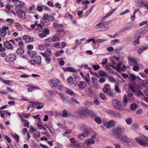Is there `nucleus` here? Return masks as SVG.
Listing matches in <instances>:
<instances>
[{
    "label": "nucleus",
    "mask_w": 148,
    "mask_h": 148,
    "mask_svg": "<svg viewBox=\"0 0 148 148\" xmlns=\"http://www.w3.org/2000/svg\"><path fill=\"white\" fill-rule=\"evenodd\" d=\"M78 128L84 131L83 133L78 135V137L80 139L82 140L90 134L91 132H94V130L90 127L83 124H80L78 126Z\"/></svg>",
    "instance_id": "f257e3e1"
},
{
    "label": "nucleus",
    "mask_w": 148,
    "mask_h": 148,
    "mask_svg": "<svg viewBox=\"0 0 148 148\" xmlns=\"http://www.w3.org/2000/svg\"><path fill=\"white\" fill-rule=\"evenodd\" d=\"M138 136L135 138L136 141L140 145L148 147V138L140 133L138 134Z\"/></svg>",
    "instance_id": "f03ea898"
},
{
    "label": "nucleus",
    "mask_w": 148,
    "mask_h": 148,
    "mask_svg": "<svg viewBox=\"0 0 148 148\" xmlns=\"http://www.w3.org/2000/svg\"><path fill=\"white\" fill-rule=\"evenodd\" d=\"M112 23L111 21H105L104 20H102L97 24L96 26H99L98 28V29H104L105 30H107L109 29V26L108 25V24H111Z\"/></svg>",
    "instance_id": "7ed1b4c3"
},
{
    "label": "nucleus",
    "mask_w": 148,
    "mask_h": 148,
    "mask_svg": "<svg viewBox=\"0 0 148 148\" xmlns=\"http://www.w3.org/2000/svg\"><path fill=\"white\" fill-rule=\"evenodd\" d=\"M125 128L122 126L116 125L113 129L112 133L115 136L116 138L121 134V133L124 132Z\"/></svg>",
    "instance_id": "20e7f679"
},
{
    "label": "nucleus",
    "mask_w": 148,
    "mask_h": 148,
    "mask_svg": "<svg viewBox=\"0 0 148 148\" xmlns=\"http://www.w3.org/2000/svg\"><path fill=\"white\" fill-rule=\"evenodd\" d=\"M129 88L132 92H135V94H136L138 96L143 99H145V95L140 90L136 91V87L130 86Z\"/></svg>",
    "instance_id": "39448f33"
},
{
    "label": "nucleus",
    "mask_w": 148,
    "mask_h": 148,
    "mask_svg": "<svg viewBox=\"0 0 148 148\" xmlns=\"http://www.w3.org/2000/svg\"><path fill=\"white\" fill-rule=\"evenodd\" d=\"M49 82L51 87L56 88L58 86V85L60 83V81L58 79L52 78L50 79Z\"/></svg>",
    "instance_id": "423d86ee"
},
{
    "label": "nucleus",
    "mask_w": 148,
    "mask_h": 148,
    "mask_svg": "<svg viewBox=\"0 0 148 148\" xmlns=\"http://www.w3.org/2000/svg\"><path fill=\"white\" fill-rule=\"evenodd\" d=\"M120 141L126 143H129L131 142V140L127 137L125 134H121L116 137Z\"/></svg>",
    "instance_id": "0eeeda50"
},
{
    "label": "nucleus",
    "mask_w": 148,
    "mask_h": 148,
    "mask_svg": "<svg viewBox=\"0 0 148 148\" xmlns=\"http://www.w3.org/2000/svg\"><path fill=\"white\" fill-rule=\"evenodd\" d=\"M16 58V57L15 55L10 54L6 56L5 60L7 62H13Z\"/></svg>",
    "instance_id": "6e6552de"
},
{
    "label": "nucleus",
    "mask_w": 148,
    "mask_h": 148,
    "mask_svg": "<svg viewBox=\"0 0 148 148\" xmlns=\"http://www.w3.org/2000/svg\"><path fill=\"white\" fill-rule=\"evenodd\" d=\"M41 54L44 58L45 62L48 64H49L51 60L49 55L46 53L43 52L41 53Z\"/></svg>",
    "instance_id": "1a4fd4ad"
},
{
    "label": "nucleus",
    "mask_w": 148,
    "mask_h": 148,
    "mask_svg": "<svg viewBox=\"0 0 148 148\" xmlns=\"http://www.w3.org/2000/svg\"><path fill=\"white\" fill-rule=\"evenodd\" d=\"M16 13L20 18L23 20L25 19V14L24 11H21L20 10H17L16 11Z\"/></svg>",
    "instance_id": "9d476101"
},
{
    "label": "nucleus",
    "mask_w": 148,
    "mask_h": 148,
    "mask_svg": "<svg viewBox=\"0 0 148 148\" xmlns=\"http://www.w3.org/2000/svg\"><path fill=\"white\" fill-rule=\"evenodd\" d=\"M23 40L26 42H32L34 38L33 37L28 35H24L22 37Z\"/></svg>",
    "instance_id": "9b49d317"
},
{
    "label": "nucleus",
    "mask_w": 148,
    "mask_h": 148,
    "mask_svg": "<svg viewBox=\"0 0 148 148\" xmlns=\"http://www.w3.org/2000/svg\"><path fill=\"white\" fill-rule=\"evenodd\" d=\"M59 95L62 101L64 103H67L68 102V97L61 93H59Z\"/></svg>",
    "instance_id": "f8f14e48"
},
{
    "label": "nucleus",
    "mask_w": 148,
    "mask_h": 148,
    "mask_svg": "<svg viewBox=\"0 0 148 148\" xmlns=\"http://www.w3.org/2000/svg\"><path fill=\"white\" fill-rule=\"evenodd\" d=\"M91 79L94 87L96 89H98V86L97 79L95 77H92L91 78Z\"/></svg>",
    "instance_id": "ddd939ff"
},
{
    "label": "nucleus",
    "mask_w": 148,
    "mask_h": 148,
    "mask_svg": "<svg viewBox=\"0 0 148 148\" xmlns=\"http://www.w3.org/2000/svg\"><path fill=\"white\" fill-rule=\"evenodd\" d=\"M5 48L8 49L12 50L13 47L12 45L8 41H6L3 42Z\"/></svg>",
    "instance_id": "4468645a"
},
{
    "label": "nucleus",
    "mask_w": 148,
    "mask_h": 148,
    "mask_svg": "<svg viewBox=\"0 0 148 148\" xmlns=\"http://www.w3.org/2000/svg\"><path fill=\"white\" fill-rule=\"evenodd\" d=\"M121 102L117 99H114L112 101V103L113 107L116 109L118 105Z\"/></svg>",
    "instance_id": "2eb2a0df"
},
{
    "label": "nucleus",
    "mask_w": 148,
    "mask_h": 148,
    "mask_svg": "<svg viewBox=\"0 0 148 148\" xmlns=\"http://www.w3.org/2000/svg\"><path fill=\"white\" fill-rule=\"evenodd\" d=\"M114 125V120H111L107 124L105 125L104 126L107 129L112 128Z\"/></svg>",
    "instance_id": "dca6fc26"
},
{
    "label": "nucleus",
    "mask_w": 148,
    "mask_h": 148,
    "mask_svg": "<svg viewBox=\"0 0 148 148\" xmlns=\"http://www.w3.org/2000/svg\"><path fill=\"white\" fill-rule=\"evenodd\" d=\"M129 63L130 65L134 66L137 64L136 60L133 58H128Z\"/></svg>",
    "instance_id": "f3484780"
},
{
    "label": "nucleus",
    "mask_w": 148,
    "mask_h": 148,
    "mask_svg": "<svg viewBox=\"0 0 148 148\" xmlns=\"http://www.w3.org/2000/svg\"><path fill=\"white\" fill-rule=\"evenodd\" d=\"M49 16V15L47 14H44L43 17L42 21H40L41 23L46 25H48V23L45 22V20H48Z\"/></svg>",
    "instance_id": "a211bd4d"
},
{
    "label": "nucleus",
    "mask_w": 148,
    "mask_h": 148,
    "mask_svg": "<svg viewBox=\"0 0 148 148\" xmlns=\"http://www.w3.org/2000/svg\"><path fill=\"white\" fill-rule=\"evenodd\" d=\"M111 115L115 118H121L122 117L121 114L118 112L113 110Z\"/></svg>",
    "instance_id": "6ab92c4d"
},
{
    "label": "nucleus",
    "mask_w": 148,
    "mask_h": 148,
    "mask_svg": "<svg viewBox=\"0 0 148 148\" xmlns=\"http://www.w3.org/2000/svg\"><path fill=\"white\" fill-rule=\"evenodd\" d=\"M48 94H50L51 95H55V92L52 91H48L46 94L45 98L49 101H51L52 100V99L50 97H48L47 96V95Z\"/></svg>",
    "instance_id": "aec40b11"
},
{
    "label": "nucleus",
    "mask_w": 148,
    "mask_h": 148,
    "mask_svg": "<svg viewBox=\"0 0 148 148\" xmlns=\"http://www.w3.org/2000/svg\"><path fill=\"white\" fill-rule=\"evenodd\" d=\"M148 31V27L147 26H145L140 29L139 31V32L140 34H144L146 33Z\"/></svg>",
    "instance_id": "412c9836"
},
{
    "label": "nucleus",
    "mask_w": 148,
    "mask_h": 148,
    "mask_svg": "<svg viewBox=\"0 0 148 148\" xmlns=\"http://www.w3.org/2000/svg\"><path fill=\"white\" fill-rule=\"evenodd\" d=\"M35 106H36V109H41L44 106L43 103L37 101H35Z\"/></svg>",
    "instance_id": "4be33fe9"
},
{
    "label": "nucleus",
    "mask_w": 148,
    "mask_h": 148,
    "mask_svg": "<svg viewBox=\"0 0 148 148\" xmlns=\"http://www.w3.org/2000/svg\"><path fill=\"white\" fill-rule=\"evenodd\" d=\"M35 63L39 65H40L41 63V59L40 56H36L34 59Z\"/></svg>",
    "instance_id": "5701e85b"
},
{
    "label": "nucleus",
    "mask_w": 148,
    "mask_h": 148,
    "mask_svg": "<svg viewBox=\"0 0 148 148\" xmlns=\"http://www.w3.org/2000/svg\"><path fill=\"white\" fill-rule=\"evenodd\" d=\"M12 1L14 2L15 5L17 7L21 5H24L25 4L23 2L18 0H12Z\"/></svg>",
    "instance_id": "b1692460"
},
{
    "label": "nucleus",
    "mask_w": 148,
    "mask_h": 148,
    "mask_svg": "<svg viewBox=\"0 0 148 148\" xmlns=\"http://www.w3.org/2000/svg\"><path fill=\"white\" fill-rule=\"evenodd\" d=\"M57 34L60 36H63L65 34L64 31L61 29H58L57 31Z\"/></svg>",
    "instance_id": "393cba45"
},
{
    "label": "nucleus",
    "mask_w": 148,
    "mask_h": 148,
    "mask_svg": "<svg viewBox=\"0 0 148 148\" xmlns=\"http://www.w3.org/2000/svg\"><path fill=\"white\" fill-rule=\"evenodd\" d=\"M85 85L84 82H80L78 85V86L80 90H82L85 88Z\"/></svg>",
    "instance_id": "a878e982"
},
{
    "label": "nucleus",
    "mask_w": 148,
    "mask_h": 148,
    "mask_svg": "<svg viewBox=\"0 0 148 148\" xmlns=\"http://www.w3.org/2000/svg\"><path fill=\"white\" fill-rule=\"evenodd\" d=\"M122 63V62H121L119 61L118 64L116 66V70L119 72H120L121 70L124 71V69H121V67Z\"/></svg>",
    "instance_id": "bb28decb"
},
{
    "label": "nucleus",
    "mask_w": 148,
    "mask_h": 148,
    "mask_svg": "<svg viewBox=\"0 0 148 148\" xmlns=\"http://www.w3.org/2000/svg\"><path fill=\"white\" fill-rule=\"evenodd\" d=\"M14 25L16 28L19 31H21L23 29V27L19 23H14Z\"/></svg>",
    "instance_id": "cd10ccee"
},
{
    "label": "nucleus",
    "mask_w": 148,
    "mask_h": 148,
    "mask_svg": "<svg viewBox=\"0 0 148 148\" xmlns=\"http://www.w3.org/2000/svg\"><path fill=\"white\" fill-rule=\"evenodd\" d=\"M95 143V140L89 138L88 140H85L84 141V143L87 145L88 144H93Z\"/></svg>",
    "instance_id": "c85d7f7f"
},
{
    "label": "nucleus",
    "mask_w": 148,
    "mask_h": 148,
    "mask_svg": "<svg viewBox=\"0 0 148 148\" xmlns=\"http://www.w3.org/2000/svg\"><path fill=\"white\" fill-rule=\"evenodd\" d=\"M119 84L118 82H117L114 86V90L115 91L118 93H120L121 91L120 89L119 88Z\"/></svg>",
    "instance_id": "c756f323"
},
{
    "label": "nucleus",
    "mask_w": 148,
    "mask_h": 148,
    "mask_svg": "<svg viewBox=\"0 0 148 148\" xmlns=\"http://www.w3.org/2000/svg\"><path fill=\"white\" fill-rule=\"evenodd\" d=\"M77 114L80 116L86 115V110H81L78 111Z\"/></svg>",
    "instance_id": "7c9ffc66"
},
{
    "label": "nucleus",
    "mask_w": 148,
    "mask_h": 148,
    "mask_svg": "<svg viewBox=\"0 0 148 148\" xmlns=\"http://www.w3.org/2000/svg\"><path fill=\"white\" fill-rule=\"evenodd\" d=\"M35 10H36V8L33 5L29 8L28 12L30 13H35L34 12Z\"/></svg>",
    "instance_id": "2f4dec72"
},
{
    "label": "nucleus",
    "mask_w": 148,
    "mask_h": 148,
    "mask_svg": "<svg viewBox=\"0 0 148 148\" xmlns=\"http://www.w3.org/2000/svg\"><path fill=\"white\" fill-rule=\"evenodd\" d=\"M84 105L87 108H88L91 106L92 105V103L90 101H86L84 103Z\"/></svg>",
    "instance_id": "473e14b6"
},
{
    "label": "nucleus",
    "mask_w": 148,
    "mask_h": 148,
    "mask_svg": "<svg viewBox=\"0 0 148 148\" xmlns=\"http://www.w3.org/2000/svg\"><path fill=\"white\" fill-rule=\"evenodd\" d=\"M65 92L69 95L71 96H72L74 95L75 93L73 92V91L71 90L68 88H66L65 90Z\"/></svg>",
    "instance_id": "72a5a7b5"
},
{
    "label": "nucleus",
    "mask_w": 148,
    "mask_h": 148,
    "mask_svg": "<svg viewBox=\"0 0 148 148\" xmlns=\"http://www.w3.org/2000/svg\"><path fill=\"white\" fill-rule=\"evenodd\" d=\"M86 115L87 114L90 115L91 116L94 117L95 116V112L90 110H86Z\"/></svg>",
    "instance_id": "f704fd0d"
},
{
    "label": "nucleus",
    "mask_w": 148,
    "mask_h": 148,
    "mask_svg": "<svg viewBox=\"0 0 148 148\" xmlns=\"http://www.w3.org/2000/svg\"><path fill=\"white\" fill-rule=\"evenodd\" d=\"M130 80L132 82H134L136 79V75H134V74H130Z\"/></svg>",
    "instance_id": "c9c22d12"
},
{
    "label": "nucleus",
    "mask_w": 148,
    "mask_h": 148,
    "mask_svg": "<svg viewBox=\"0 0 148 148\" xmlns=\"http://www.w3.org/2000/svg\"><path fill=\"white\" fill-rule=\"evenodd\" d=\"M124 106V104L123 105L122 103L120 102L116 109L119 111H122L123 110Z\"/></svg>",
    "instance_id": "e433bc0d"
},
{
    "label": "nucleus",
    "mask_w": 148,
    "mask_h": 148,
    "mask_svg": "<svg viewBox=\"0 0 148 148\" xmlns=\"http://www.w3.org/2000/svg\"><path fill=\"white\" fill-rule=\"evenodd\" d=\"M24 52V50L21 47L18 48L16 50V53L18 54H22Z\"/></svg>",
    "instance_id": "4c0bfd02"
},
{
    "label": "nucleus",
    "mask_w": 148,
    "mask_h": 148,
    "mask_svg": "<svg viewBox=\"0 0 148 148\" xmlns=\"http://www.w3.org/2000/svg\"><path fill=\"white\" fill-rule=\"evenodd\" d=\"M81 144L79 143H73V144H71L70 146L74 148H76L77 147L80 148L81 147Z\"/></svg>",
    "instance_id": "58836bf2"
},
{
    "label": "nucleus",
    "mask_w": 148,
    "mask_h": 148,
    "mask_svg": "<svg viewBox=\"0 0 148 148\" xmlns=\"http://www.w3.org/2000/svg\"><path fill=\"white\" fill-rule=\"evenodd\" d=\"M11 135L13 138L16 139V142H19V136L16 134H14L13 133H12L11 134Z\"/></svg>",
    "instance_id": "ea45409f"
},
{
    "label": "nucleus",
    "mask_w": 148,
    "mask_h": 148,
    "mask_svg": "<svg viewBox=\"0 0 148 148\" xmlns=\"http://www.w3.org/2000/svg\"><path fill=\"white\" fill-rule=\"evenodd\" d=\"M138 127V124L136 123H134L131 126V129L134 130H137Z\"/></svg>",
    "instance_id": "a19ab883"
},
{
    "label": "nucleus",
    "mask_w": 148,
    "mask_h": 148,
    "mask_svg": "<svg viewBox=\"0 0 148 148\" xmlns=\"http://www.w3.org/2000/svg\"><path fill=\"white\" fill-rule=\"evenodd\" d=\"M128 101V98H127V95H124L123 96V101L124 103V106H127V103Z\"/></svg>",
    "instance_id": "79ce46f5"
},
{
    "label": "nucleus",
    "mask_w": 148,
    "mask_h": 148,
    "mask_svg": "<svg viewBox=\"0 0 148 148\" xmlns=\"http://www.w3.org/2000/svg\"><path fill=\"white\" fill-rule=\"evenodd\" d=\"M28 54L32 58H34L36 55V53L35 51H29L28 52Z\"/></svg>",
    "instance_id": "37998d69"
},
{
    "label": "nucleus",
    "mask_w": 148,
    "mask_h": 148,
    "mask_svg": "<svg viewBox=\"0 0 148 148\" xmlns=\"http://www.w3.org/2000/svg\"><path fill=\"white\" fill-rule=\"evenodd\" d=\"M67 81L69 84L72 85L73 83V79L72 77H69L67 79Z\"/></svg>",
    "instance_id": "c03bdc74"
},
{
    "label": "nucleus",
    "mask_w": 148,
    "mask_h": 148,
    "mask_svg": "<svg viewBox=\"0 0 148 148\" xmlns=\"http://www.w3.org/2000/svg\"><path fill=\"white\" fill-rule=\"evenodd\" d=\"M137 108V105L135 103H133L131 105L130 109L132 110H135Z\"/></svg>",
    "instance_id": "a18cd8bd"
},
{
    "label": "nucleus",
    "mask_w": 148,
    "mask_h": 148,
    "mask_svg": "<svg viewBox=\"0 0 148 148\" xmlns=\"http://www.w3.org/2000/svg\"><path fill=\"white\" fill-rule=\"evenodd\" d=\"M71 115V114L68 113V112L66 110L64 109L63 110V114H62V116L64 117H66L69 114Z\"/></svg>",
    "instance_id": "49530a36"
},
{
    "label": "nucleus",
    "mask_w": 148,
    "mask_h": 148,
    "mask_svg": "<svg viewBox=\"0 0 148 148\" xmlns=\"http://www.w3.org/2000/svg\"><path fill=\"white\" fill-rule=\"evenodd\" d=\"M70 101L72 103L75 104H79V101L75 98L73 97H71Z\"/></svg>",
    "instance_id": "de8ad7c7"
},
{
    "label": "nucleus",
    "mask_w": 148,
    "mask_h": 148,
    "mask_svg": "<svg viewBox=\"0 0 148 148\" xmlns=\"http://www.w3.org/2000/svg\"><path fill=\"white\" fill-rule=\"evenodd\" d=\"M1 35L3 37H4L6 34V32L5 31L3 30L2 29L0 30Z\"/></svg>",
    "instance_id": "09e8293b"
},
{
    "label": "nucleus",
    "mask_w": 148,
    "mask_h": 148,
    "mask_svg": "<svg viewBox=\"0 0 148 148\" xmlns=\"http://www.w3.org/2000/svg\"><path fill=\"white\" fill-rule=\"evenodd\" d=\"M1 81L2 82L4 83L6 85H10V83L12 82V81L10 80H5L3 79H1Z\"/></svg>",
    "instance_id": "8fccbe9b"
},
{
    "label": "nucleus",
    "mask_w": 148,
    "mask_h": 148,
    "mask_svg": "<svg viewBox=\"0 0 148 148\" xmlns=\"http://www.w3.org/2000/svg\"><path fill=\"white\" fill-rule=\"evenodd\" d=\"M35 101L31 102V103L27 107V110H28L30 108L34 107L35 108Z\"/></svg>",
    "instance_id": "3c124183"
},
{
    "label": "nucleus",
    "mask_w": 148,
    "mask_h": 148,
    "mask_svg": "<svg viewBox=\"0 0 148 148\" xmlns=\"http://www.w3.org/2000/svg\"><path fill=\"white\" fill-rule=\"evenodd\" d=\"M42 29V27H37L35 30V32L36 33H38L40 32Z\"/></svg>",
    "instance_id": "603ef678"
},
{
    "label": "nucleus",
    "mask_w": 148,
    "mask_h": 148,
    "mask_svg": "<svg viewBox=\"0 0 148 148\" xmlns=\"http://www.w3.org/2000/svg\"><path fill=\"white\" fill-rule=\"evenodd\" d=\"M37 126L40 130H46V128L42 125L40 124H38Z\"/></svg>",
    "instance_id": "864d4df0"
},
{
    "label": "nucleus",
    "mask_w": 148,
    "mask_h": 148,
    "mask_svg": "<svg viewBox=\"0 0 148 148\" xmlns=\"http://www.w3.org/2000/svg\"><path fill=\"white\" fill-rule=\"evenodd\" d=\"M53 40L54 41H58L59 40V38L57 35H55L53 37Z\"/></svg>",
    "instance_id": "5fc2aeb1"
},
{
    "label": "nucleus",
    "mask_w": 148,
    "mask_h": 148,
    "mask_svg": "<svg viewBox=\"0 0 148 148\" xmlns=\"http://www.w3.org/2000/svg\"><path fill=\"white\" fill-rule=\"evenodd\" d=\"M24 5H21L19 6V8L18 10H20L21 11H24L25 12V11H26V8L25 7L23 6Z\"/></svg>",
    "instance_id": "6e6d98bb"
},
{
    "label": "nucleus",
    "mask_w": 148,
    "mask_h": 148,
    "mask_svg": "<svg viewBox=\"0 0 148 148\" xmlns=\"http://www.w3.org/2000/svg\"><path fill=\"white\" fill-rule=\"evenodd\" d=\"M100 97L103 100H106L107 99V97L106 95L103 93H100Z\"/></svg>",
    "instance_id": "4d7b16f0"
},
{
    "label": "nucleus",
    "mask_w": 148,
    "mask_h": 148,
    "mask_svg": "<svg viewBox=\"0 0 148 148\" xmlns=\"http://www.w3.org/2000/svg\"><path fill=\"white\" fill-rule=\"evenodd\" d=\"M55 19V18L53 15L52 14H50L49 16L48 21H53Z\"/></svg>",
    "instance_id": "13d9d810"
},
{
    "label": "nucleus",
    "mask_w": 148,
    "mask_h": 148,
    "mask_svg": "<svg viewBox=\"0 0 148 148\" xmlns=\"http://www.w3.org/2000/svg\"><path fill=\"white\" fill-rule=\"evenodd\" d=\"M125 121L127 124L130 125L132 123V119L130 118H128L126 119Z\"/></svg>",
    "instance_id": "bf43d9fd"
},
{
    "label": "nucleus",
    "mask_w": 148,
    "mask_h": 148,
    "mask_svg": "<svg viewBox=\"0 0 148 148\" xmlns=\"http://www.w3.org/2000/svg\"><path fill=\"white\" fill-rule=\"evenodd\" d=\"M5 21L6 22H9V24H11L13 23L14 20L13 19L8 18Z\"/></svg>",
    "instance_id": "052dcab7"
},
{
    "label": "nucleus",
    "mask_w": 148,
    "mask_h": 148,
    "mask_svg": "<svg viewBox=\"0 0 148 148\" xmlns=\"http://www.w3.org/2000/svg\"><path fill=\"white\" fill-rule=\"evenodd\" d=\"M95 121L99 124H100L101 123V120L97 116L95 118Z\"/></svg>",
    "instance_id": "680f3d73"
},
{
    "label": "nucleus",
    "mask_w": 148,
    "mask_h": 148,
    "mask_svg": "<svg viewBox=\"0 0 148 148\" xmlns=\"http://www.w3.org/2000/svg\"><path fill=\"white\" fill-rule=\"evenodd\" d=\"M53 26L56 28H58L60 27H61L63 26V25L62 24L61 25H58L57 23H53Z\"/></svg>",
    "instance_id": "e2e57ef3"
},
{
    "label": "nucleus",
    "mask_w": 148,
    "mask_h": 148,
    "mask_svg": "<svg viewBox=\"0 0 148 148\" xmlns=\"http://www.w3.org/2000/svg\"><path fill=\"white\" fill-rule=\"evenodd\" d=\"M45 48V46L44 44H40L39 45L38 49L41 50H42Z\"/></svg>",
    "instance_id": "0e129e2a"
},
{
    "label": "nucleus",
    "mask_w": 148,
    "mask_h": 148,
    "mask_svg": "<svg viewBox=\"0 0 148 148\" xmlns=\"http://www.w3.org/2000/svg\"><path fill=\"white\" fill-rule=\"evenodd\" d=\"M24 126L28 128L29 127V122H28V121L26 120H25V121L24 122Z\"/></svg>",
    "instance_id": "69168bd1"
},
{
    "label": "nucleus",
    "mask_w": 148,
    "mask_h": 148,
    "mask_svg": "<svg viewBox=\"0 0 148 148\" xmlns=\"http://www.w3.org/2000/svg\"><path fill=\"white\" fill-rule=\"evenodd\" d=\"M102 90L104 93H107L110 90V89L104 87L103 88Z\"/></svg>",
    "instance_id": "338daca9"
},
{
    "label": "nucleus",
    "mask_w": 148,
    "mask_h": 148,
    "mask_svg": "<svg viewBox=\"0 0 148 148\" xmlns=\"http://www.w3.org/2000/svg\"><path fill=\"white\" fill-rule=\"evenodd\" d=\"M134 66L133 68V69L134 71H137L139 69L140 67L139 66L136 65Z\"/></svg>",
    "instance_id": "774afa93"
}]
</instances>
